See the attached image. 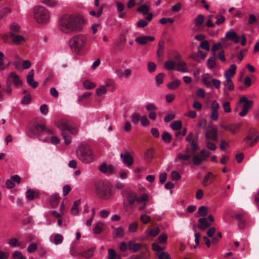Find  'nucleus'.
<instances>
[{
    "label": "nucleus",
    "mask_w": 259,
    "mask_h": 259,
    "mask_svg": "<svg viewBox=\"0 0 259 259\" xmlns=\"http://www.w3.org/2000/svg\"><path fill=\"white\" fill-rule=\"evenodd\" d=\"M83 23L84 19L81 15L66 14L59 18V28L61 31L65 33L80 31Z\"/></svg>",
    "instance_id": "obj_1"
},
{
    "label": "nucleus",
    "mask_w": 259,
    "mask_h": 259,
    "mask_svg": "<svg viewBox=\"0 0 259 259\" xmlns=\"http://www.w3.org/2000/svg\"><path fill=\"white\" fill-rule=\"evenodd\" d=\"M123 199V207L126 211H133L136 207H138L137 204L147 200L148 195L143 194L141 196L138 197L137 194L131 190L124 191L122 193Z\"/></svg>",
    "instance_id": "obj_2"
},
{
    "label": "nucleus",
    "mask_w": 259,
    "mask_h": 259,
    "mask_svg": "<svg viewBox=\"0 0 259 259\" xmlns=\"http://www.w3.org/2000/svg\"><path fill=\"white\" fill-rule=\"evenodd\" d=\"M55 125L59 127L62 131V135L66 145L71 143V137L68 134L69 132L71 134L75 135L78 133V130L76 127L71 123L69 121L61 119L55 123Z\"/></svg>",
    "instance_id": "obj_3"
},
{
    "label": "nucleus",
    "mask_w": 259,
    "mask_h": 259,
    "mask_svg": "<svg viewBox=\"0 0 259 259\" xmlns=\"http://www.w3.org/2000/svg\"><path fill=\"white\" fill-rule=\"evenodd\" d=\"M76 155L78 159L83 163L93 162L95 155L91 147L85 143L80 144L76 148Z\"/></svg>",
    "instance_id": "obj_4"
},
{
    "label": "nucleus",
    "mask_w": 259,
    "mask_h": 259,
    "mask_svg": "<svg viewBox=\"0 0 259 259\" xmlns=\"http://www.w3.org/2000/svg\"><path fill=\"white\" fill-rule=\"evenodd\" d=\"M95 187L96 194L101 199H108L113 195L112 186L108 181H98L95 183Z\"/></svg>",
    "instance_id": "obj_5"
},
{
    "label": "nucleus",
    "mask_w": 259,
    "mask_h": 259,
    "mask_svg": "<svg viewBox=\"0 0 259 259\" xmlns=\"http://www.w3.org/2000/svg\"><path fill=\"white\" fill-rule=\"evenodd\" d=\"M87 42V36L79 34L74 35L70 39L69 44L71 51L76 54H79L85 48Z\"/></svg>",
    "instance_id": "obj_6"
},
{
    "label": "nucleus",
    "mask_w": 259,
    "mask_h": 259,
    "mask_svg": "<svg viewBox=\"0 0 259 259\" xmlns=\"http://www.w3.org/2000/svg\"><path fill=\"white\" fill-rule=\"evenodd\" d=\"M44 124H40L37 123H34L32 125L28 127V131L26 133L27 135L30 137L33 138L36 137L40 141L44 143H49L50 142L49 138H42Z\"/></svg>",
    "instance_id": "obj_7"
},
{
    "label": "nucleus",
    "mask_w": 259,
    "mask_h": 259,
    "mask_svg": "<svg viewBox=\"0 0 259 259\" xmlns=\"http://www.w3.org/2000/svg\"><path fill=\"white\" fill-rule=\"evenodd\" d=\"M34 17L40 24H46L49 21L50 15L48 10L43 6H38L34 9Z\"/></svg>",
    "instance_id": "obj_8"
},
{
    "label": "nucleus",
    "mask_w": 259,
    "mask_h": 259,
    "mask_svg": "<svg viewBox=\"0 0 259 259\" xmlns=\"http://www.w3.org/2000/svg\"><path fill=\"white\" fill-rule=\"evenodd\" d=\"M211 152L206 149H202L199 153L192 155V161L195 166L200 165L210 156Z\"/></svg>",
    "instance_id": "obj_9"
},
{
    "label": "nucleus",
    "mask_w": 259,
    "mask_h": 259,
    "mask_svg": "<svg viewBox=\"0 0 259 259\" xmlns=\"http://www.w3.org/2000/svg\"><path fill=\"white\" fill-rule=\"evenodd\" d=\"M202 79L203 83L207 88H212V84L217 89L220 87L221 81L217 79H212L208 74H204Z\"/></svg>",
    "instance_id": "obj_10"
},
{
    "label": "nucleus",
    "mask_w": 259,
    "mask_h": 259,
    "mask_svg": "<svg viewBox=\"0 0 259 259\" xmlns=\"http://www.w3.org/2000/svg\"><path fill=\"white\" fill-rule=\"evenodd\" d=\"M239 102L240 103H244L242 107L243 109L239 113L240 116L243 117L247 114L248 110L252 107L253 101L249 100L246 97H242L240 99Z\"/></svg>",
    "instance_id": "obj_11"
},
{
    "label": "nucleus",
    "mask_w": 259,
    "mask_h": 259,
    "mask_svg": "<svg viewBox=\"0 0 259 259\" xmlns=\"http://www.w3.org/2000/svg\"><path fill=\"white\" fill-rule=\"evenodd\" d=\"M227 40H231L235 44H238L239 42L240 37L233 29H231L226 32L225 37L221 39L223 43L225 42Z\"/></svg>",
    "instance_id": "obj_12"
},
{
    "label": "nucleus",
    "mask_w": 259,
    "mask_h": 259,
    "mask_svg": "<svg viewBox=\"0 0 259 259\" xmlns=\"http://www.w3.org/2000/svg\"><path fill=\"white\" fill-rule=\"evenodd\" d=\"M7 82L11 85L13 83L16 87L22 84V81L15 72H12L9 74L7 79Z\"/></svg>",
    "instance_id": "obj_13"
},
{
    "label": "nucleus",
    "mask_w": 259,
    "mask_h": 259,
    "mask_svg": "<svg viewBox=\"0 0 259 259\" xmlns=\"http://www.w3.org/2000/svg\"><path fill=\"white\" fill-rule=\"evenodd\" d=\"M205 137L207 140L216 141L218 139V130L214 127H211L210 129L206 131Z\"/></svg>",
    "instance_id": "obj_14"
},
{
    "label": "nucleus",
    "mask_w": 259,
    "mask_h": 259,
    "mask_svg": "<svg viewBox=\"0 0 259 259\" xmlns=\"http://www.w3.org/2000/svg\"><path fill=\"white\" fill-rule=\"evenodd\" d=\"M100 170L104 174L111 175L114 172V168L111 165H107L106 163H103L99 167Z\"/></svg>",
    "instance_id": "obj_15"
},
{
    "label": "nucleus",
    "mask_w": 259,
    "mask_h": 259,
    "mask_svg": "<svg viewBox=\"0 0 259 259\" xmlns=\"http://www.w3.org/2000/svg\"><path fill=\"white\" fill-rule=\"evenodd\" d=\"M34 70H31L27 75V82L32 88L35 89L38 85V82L33 80Z\"/></svg>",
    "instance_id": "obj_16"
},
{
    "label": "nucleus",
    "mask_w": 259,
    "mask_h": 259,
    "mask_svg": "<svg viewBox=\"0 0 259 259\" xmlns=\"http://www.w3.org/2000/svg\"><path fill=\"white\" fill-rule=\"evenodd\" d=\"M155 40V38L151 36H142L136 38L135 41L140 45H145L148 41H152Z\"/></svg>",
    "instance_id": "obj_17"
},
{
    "label": "nucleus",
    "mask_w": 259,
    "mask_h": 259,
    "mask_svg": "<svg viewBox=\"0 0 259 259\" xmlns=\"http://www.w3.org/2000/svg\"><path fill=\"white\" fill-rule=\"evenodd\" d=\"M120 157L122 158L123 162L126 164L127 166H130L133 163V158L131 154L128 152L125 153H121Z\"/></svg>",
    "instance_id": "obj_18"
},
{
    "label": "nucleus",
    "mask_w": 259,
    "mask_h": 259,
    "mask_svg": "<svg viewBox=\"0 0 259 259\" xmlns=\"http://www.w3.org/2000/svg\"><path fill=\"white\" fill-rule=\"evenodd\" d=\"M155 149L153 147L149 148L146 150L144 153V157L146 160L150 162L154 157Z\"/></svg>",
    "instance_id": "obj_19"
},
{
    "label": "nucleus",
    "mask_w": 259,
    "mask_h": 259,
    "mask_svg": "<svg viewBox=\"0 0 259 259\" xmlns=\"http://www.w3.org/2000/svg\"><path fill=\"white\" fill-rule=\"evenodd\" d=\"M241 126L240 123L238 124H231L227 125H223L222 127L226 131H230L231 133L234 134L236 133L239 130Z\"/></svg>",
    "instance_id": "obj_20"
},
{
    "label": "nucleus",
    "mask_w": 259,
    "mask_h": 259,
    "mask_svg": "<svg viewBox=\"0 0 259 259\" xmlns=\"http://www.w3.org/2000/svg\"><path fill=\"white\" fill-rule=\"evenodd\" d=\"M234 218L236 219L238 221V228L240 229L244 228L246 225V218L245 216L243 214L239 213L235 215Z\"/></svg>",
    "instance_id": "obj_21"
},
{
    "label": "nucleus",
    "mask_w": 259,
    "mask_h": 259,
    "mask_svg": "<svg viewBox=\"0 0 259 259\" xmlns=\"http://www.w3.org/2000/svg\"><path fill=\"white\" fill-rule=\"evenodd\" d=\"M199 224L197 225L198 228L201 230H205L209 228L210 224L208 223L207 219L206 218H202L198 220Z\"/></svg>",
    "instance_id": "obj_22"
},
{
    "label": "nucleus",
    "mask_w": 259,
    "mask_h": 259,
    "mask_svg": "<svg viewBox=\"0 0 259 259\" xmlns=\"http://www.w3.org/2000/svg\"><path fill=\"white\" fill-rule=\"evenodd\" d=\"M236 70V67L235 65L232 64L230 68L227 70L224 74L226 79H232V77L235 75Z\"/></svg>",
    "instance_id": "obj_23"
},
{
    "label": "nucleus",
    "mask_w": 259,
    "mask_h": 259,
    "mask_svg": "<svg viewBox=\"0 0 259 259\" xmlns=\"http://www.w3.org/2000/svg\"><path fill=\"white\" fill-rule=\"evenodd\" d=\"M186 154H182L181 153H179L177 155V158H176L175 161H177V159L181 160L182 161H185L190 159V158L192 156V154L190 153V149L187 147L186 149Z\"/></svg>",
    "instance_id": "obj_24"
},
{
    "label": "nucleus",
    "mask_w": 259,
    "mask_h": 259,
    "mask_svg": "<svg viewBox=\"0 0 259 259\" xmlns=\"http://www.w3.org/2000/svg\"><path fill=\"white\" fill-rule=\"evenodd\" d=\"M128 249L134 252L138 251L142 247V244L140 243H135V241L131 240L128 243Z\"/></svg>",
    "instance_id": "obj_25"
},
{
    "label": "nucleus",
    "mask_w": 259,
    "mask_h": 259,
    "mask_svg": "<svg viewBox=\"0 0 259 259\" xmlns=\"http://www.w3.org/2000/svg\"><path fill=\"white\" fill-rule=\"evenodd\" d=\"M95 250V247H92L84 251H82L81 252H78L77 253V254L78 255H80V256H83L87 258H90L94 255V252Z\"/></svg>",
    "instance_id": "obj_26"
},
{
    "label": "nucleus",
    "mask_w": 259,
    "mask_h": 259,
    "mask_svg": "<svg viewBox=\"0 0 259 259\" xmlns=\"http://www.w3.org/2000/svg\"><path fill=\"white\" fill-rule=\"evenodd\" d=\"M257 134V132L254 128H250L248 132L247 136L243 139L244 142L246 144H248L249 142L253 140V137Z\"/></svg>",
    "instance_id": "obj_27"
},
{
    "label": "nucleus",
    "mask_w": 259,
    "mask_h": 259,
    "mask_svg": "<svg viewBox=\"0 0 259 259\" xmlns=\"http://www.w3.org/2000/svg\"><path fill=\"white\" fill-rule=\"evenodd\" d=\"M10 36L12 38L13 42L15 45H20L21 42L25 40V38L23 36L17 34H12Z\"/></svg>",
    "instance_id": "obj_28"
},
{
    "label": "nucleus",
    "mask_w": 259,
    "mask_h": 259,
    "mask_svg": "<svg viewBox=\"0 0 259 259\" xmlns=\"http://www.w3.org/2000/svg\"><path fill=\"white\" fill-rule=\"evenodd\" d=\"M59 200L60 197L59 195L58 194H54L50 197V205L52 207H55L58 205Z\"/></svg>",
    "instance_id": "obj_29"
},
{
    "label": "nucleus",
    "mask_w": 259,
    "mask_h": 259,
    "mask_svg": "<svg viewBox=\"0 0 259 259\" xmlns=\"http://www.w3.org/2000/svg\"><path fill=\"white\" fill-rule=\"evenodd\" d=\"M105 229V224L99 222L97 223L94 229V233L96 234H100Z\"/></svg>",
    "instance_id": "obj_30"
},
{
    "label": "nucleus",
    "mask_w": 259,
    "mask_h": 259,
    "mask_svg": "<svg viewBox=\"0 0 259 259\" xmlns=\"http://www.w3.org/2000/svg\"><path fill=\"white\" fill-rule=\"evenodd\" d=\"M217 59V57L215 53L213 54L212 57L209 58L207 60V65L209 69H212L215 67L216 63L215 61Z\"/></svg>",
    "instance_id": "obj_31"
},
{
    "label": "nucleus",
    "mask_w": 259,
    "mask_h": 259,
    "mask_svg": "<svg viewBox=\"0 0 259 259\" xmlns=\"http://www.w3.org/2000/svg\"><path fill=\"white\" fill-rule=\"evenodd\" d=\"M20 26L16 23H13L10 26V31L9 35H11L12 34H17L19 32Z\"/></svg>",
    "instance_id": "obj_32"
},
{
    "label": "nucleus",
    "mask_w": 259,
    "mask_h": 259,
    "mask_svg": "<svg viewBox=\"0 0 259 259\" xmlns=\"http://www.w3.org/2000/svg\"><path fill=\"white\" fill-rule=\"evenodd\" d=\"M114 237H121L124 235V230L121 227L115 228L112 227Z\"/></svg>",
    "instance_id": "obj_33"
},
{
    "label": "nucleus",
    "mask_w": 259,
    "mask_h": 259,
    "mask_svg": "<svg viewBox=\"0 0 259 259\" xmlns=\"http://www.w3.org/2000/svg\"><path fill=\"white\" fill-rule=\"evenodd\" d=\"M226 89L230 91H232L234 89L233 82L231 79H226V80L223 82Z\"/></svg>",
    "instance_id": "obj_34"
},
{
    "label": "nucleus",
    "mask_w": 259,
    "mask_h": 259,
    "mask_svg": "<svg viewBox=\"0 0 259 259\" xmlns=\"http://www.w3.org/2000/svg\"><path fill=\"white\" fill-rule=\"evenodd\" d=\"M181 81L179 79H175L167 84V87L170 90H176L180 85Z\"/></svg>",
    "instance_id": "obj_35"
},
{
    "label": "nucleus",
    "mask_w": 259,
    "mask_h": 259,
    "mask_svg": "<svg viewBox=\"0 0 259 259\" xmlns=\"http://www.w3.org/2000/svg\"><path fill=\"white\" fill-rule=\"evenodd\" d=\"M214 176L211 172H208V174L205 175L204 177V179L203 181V185L205 186H207L209 184L211 183V182L209 181L210 179H213Z\"/></svg>",
    "instance_id": "obj_36"
},
{
    "label": "nucleus",
    "mask_w": 259,
    "mask_h": 259,
    "mask_svg": "<svg viewBox=\"0 0 259 259\" xmlns=\"http://www.w3.org/2000/svg\"><path fill=\"white\" fill-rule=\"evenodd\" d=\"M150 8L149 6L146 4L141 5L140 7L137 8V11L138 12L142 13L143 15H146L148 13Z\"/></svg>",
    "instance_id": "obj_37"
},
{
    "label": "nucleus",
    "mask_w": 259,
    "mask_h": 259,
    "mask_svg": "<svg viewBox=\"0 0 259 259\" xmlns=\"http://www.w3.org/2000/svg\"><path fill=\"white\" fill-rule=\"evenodd\" d=\"M80 199H78L74 202L73 206L71 208V213L72 214L76 215L78 213L77 207L80 204Z\"/></svg>",
    "instance_id": "obj_38"
},
{
    "label": "nucleus",
    "mask_w": 259,
    "mask_h": 259,
    "mask_svg": "<svg viewBox=\"0 0 259 259\" xmlns=\"http://www.w3.org/2000/svg\"><path fill=\"white\" fill-rule=\"evenodd\" d=\"M186 140V141L190 142V143L192 142V141H198V134H195L194 135L192 133H190L187 136Z\"/></svg>",
    "instance_id": "obj_39"
},
{
    "label": "nucleus",
    "mask_w": 259,
    "mask_h": 259,
    "mask_svg": "<svg viewBox=\"0 0 259 259\" xmlns=\"http://www.w3.org/2000/svg\"><path fill=\"white\" fill-rule=\"evenodd\" d=\"M194 22L197 27L201 26L204 22V17L202 15H199L194 20Z\"/></svg>",
    "instance_id": "obj_40"
},
{
    "label": "nucleus",
    "mask_w": 259,
    "mask_h": 259,
    "mask_svg": "<svg viewBox=\"0 0 259 259\" xmlns=\"http://www.w3.org/2000/svg\"><path fill=\"white\" fill-rule=\"evenodd\" d=\"M182 122L181 121H174L170 124L171 127L175 131H178L182 127Z\"/></svg>",
    "instance_id": "obj_41"
},
{
    "label": "nucleus",
    "mask_w": 259,
    "mask_h": 259,
    "mask_svg": "<svg viewBox=\"0 0 259 259\" xmlns=\"http://www.w3.org/2000/svg\"><path fill=\"white\" fill-rule=\"evenodd\" d=\"M161 137L163 141L166 143H170L172 139L170 134L166 132H163Z\"/></svg>",
    "instance_id": "obj_42"
},
{
    "label": "nucleus",
    "mask_w": 259,
    "mask_h": 259,
    "mask_svg": "<svg viewBox=\"0 0 259 259\" xmlns=\"http://www.w3.org/2000/svg\"><path fill=\"white\" fill-rule=\"evenodd\" d=\"M26 197H27V199L29 200H32L35 197L38 196V194L31 190H28L26 192Z\"/></svg>",
    "instance_id": "obj_43"
},
{
    "label": "nucleus",
    "mask_w": 259,
    "mask_h": 259,
    "mask_svg": "<svg viewBox=\"0 0 259 259\" xmlns=\"http://www.w3.org/2000/svg\"><path fill=\"white\" fill-rule=\"evenodd\" d=\"M199 217H205L207 214V209L204 206H201L199 207L198 211Z\"/></svg>",
    "instance_id": "obj_44"
},
{
    "label": "nucleus",
    "mask_w": 259,
    "mask_h": 259,
    "mask_svg": "<svg viewBox=\"0 0 259 259\" xmlns=\"http://www.w3.org/2000/svg\"><path fill=\"white\" fill-rule=\"evenodd\" d=\"M165 42L163 40H160L158 45V50L157 51V55L158 57H160L161 54L162 53L164 49Z\"/></svg>",
    "instance_id": "obj_45"
},
{
    "label": "nucleus",
    "mask_w": 259,
    "mask_h": 259,
    "mask_svg": "<svg viewBox=\"0 0 259 259\" xmlns=\"http://www.w3.org/2000/svg\"><path fill=\"white\" fill-rule=\"evenodd\" d=\"M11 10L8 7H5L0 10V21L4 18L7 15L10 13Z\"/></svg>",
    "instance_id": "obj_46"
},
{
    "label": "nucleus",
    "mask_w": 259,
    "mask_h": 259,
    "mask_svg": "<svg viewBox=\"0 0 259 259\" xmlns=\"http://www.w3.org/2000/svg\"><path fill=\"white\" fill-rule=\"evenodd\" d=\"M138 224L136 222H134L130 224L128 230L131 233H134L137 231Z\"/></svg>",
    "instance_id": "obj_47"
},
{
    "label": "nucleus",
    "mask_w": 259,
    "mask_h": 259,
    "mask_svg": "<svg viewBox=\"0 0 259 259\" xmlns=\"http://www.w3.org/2000/svg\"><path fill=\"white\" fill-rule=\"evenodd\" d=\"M106 92L107 89L105 85H102L100 88H97L96 91V94L99 96L106 94Z\"/></svg>",
    "instance_id": "obj_48"
},
{
    "label": "nucleus",
    "mask_w": 259,
    "mask_h": 259,
    "mask_svg": "<svg viewBox=\"0 0 259 259\" xmlns=\"http://www.w3.org/2000/svg\"><path fill=\"white\" fill-rule=\"evenodd\" d=\"M176 66V64L174 61H168L165 63V68L167 70L174 69Z\"/></svg>",
    "instance_id": "obj_49"
},
{
    "label": "nucleus",
    "mask_w": 259,
    "mask_h": 259,
    "mask_svg": "<svg viewBox=\"0 0 259 259\" xmlns=\"http://www.w3.org/2000/svg\"><path fill=\"white\" fill-rule=\"evenodd\" d=\"M186 66V64L185 63H178L176 64L177 66V70L183 72H186L188 71L187 69H186L185 67Z\"/></svg>",
    "instance_id": "obj_50"
},
{
    "label": "nucleus",
    "mask_w": 259,
    "mask_h": 259,
    "mask_svg": "<svg viewBox=\"0 0 259 259\" xmlns=\"http://www.w3.org/2000/svg\"><path fill=\"white\" fill-rule=\"evenodd\" d=\"M198 141H192L190 143V145L192 147L191 150H190V153L192 155L194 154L195 152L198 150L199 147L197 144Z\"/></svg>",
    "instance_id": "obj_51"
},
{
    "label": "nucleus",
    "mask_w": 259,
    "mask_h": 259,
    "mask_svg": "<svg viewBox=\"0 0 259 259\" xmlns=\"http://www.w3.org/2000/svg\"><path fill=\"white\" fill-rule=\"evenodd\" d=\"M83 85L86 89L90 90L95 88V84L88 80H87L83 82Z\"/></svg>",
    "instance_id": "obj_52"
},
{
    "label": "nucleus",
    "mask_w": 259,
    "mask_h": 259,
    "mask_svg": "<svg viewBox=\"0 0 259 259\" xmlns=\"http://www.w3.org/2000/svg\"><path fill=\"white\" fill-rule=\"evenodd\" d=\"M9 244L12 247L19 246L21 243L19 242L18 240L16 238H13L9 240Z\"/></svg>",
    "instance_id": "obj_53"
},
{
    "label": "nucleus",
    "mask_w": 259,
    "mask_h": 259,
    "mask_svg": "<svg viewBox=\"0 0 259 259\" xmlns=\"http://www.w3.org/2000/svg\"><path fill=\"white\" fill-rule=\"evenodd\" d=\"M12 257L13 259H26V258L22 255L21 252L19 250L15 251L13 253Z\"/></svg>",
    "instance_id": "obj_54"
},
{
    "label": "nucleus",
    "mask_w": 259,
    "mask_h": 259,
    "mask_svg": "<svg viewBox=\"0 0 259 259\" xmlns=\"http://www.w3.org/2000/svg\"><path fill=\"white\" fill-rule=\"evenodd\" d=\"M164 76V74L163 73H160L156 76L155 79L157 85H159L163 82V79Z\"/></svg>",
    "instance_id": "obj_55"
},
{
    "label": "nucleus",
    "mask_w": 259,
    "mask_h": 259,
    "mask_svg": "<svg viewBox=\"0 0 259 259\" xmlns=\"http://www.w3.org/2000/svg\"><path fill=\"white\" fill-rule=\"evenodd\" d=\"M223 45H225V42L223 43L222 41H221V42H219V43H217V44H214L213 45V47H212L211 51L214 52L213 53H215V52L217 50L221 49H222L223 48Z\"/></svg>",
    "instance_id": "obj_56"
},
{
    "label": "nucleus",
    "mask_w": 259,
    "mask_h": 259,
    "mask_svg": "<svg viewBox=\"0 0 259 259\" xmlns=\"http://www.w3.org/2000/svg\"><path fill=\"white\" fill-rule=\"evenodd\" d=\"M31 101V98L29 94H26L22 99L21 103L23 105H27L30 103Z\"/></svg>",
    "instance_id": "obj_57"
},
{
    "label": "nucleus",
    "mask_w": 259,
    "mask_h": 259,
    "mask_svg": "<svg viewBox=\"0 0 259 259\" xmlns=\"http://www.w3.org/2000/svg\"><path fill=\"white\" fill-rule=\"evenodd\" d=\"M156 69V65L153 62L148 63V70L150 73H152L155 71Z\"/></svg>",
    "instance_id": "obj_58"
},
{
    "label": "nucleus",
    "mask_w": 259,
    "mask_h": 259,
    "mask_svg": "<svg viewBox=\"0 0 259 259\" xmlns=\"http://www.w3.org/2000/svg\"><path fill=\"white\" fill-rule=\"evenodd\" d=\"M141 124L143 126H146L149 124V121L146 115H143L140 117Z\"/></svg>",
    "instance_id": "obj_59"
},
{
    "label": "nucleus",
    "mask_w": 259,
    "mask_h": 259,
    "mask_svg": "<svg viewBox=\"0 0 259 259\" xmlns=\"http://www.w3.org/2000/svg\"><path fill=\"white\" fill-rule=\"evenodd\" d=\"M257 22V18L254 14H250L249 15L248 24L252 25Z\"/></svg>",
    "instance_id": "obj_60"
},
{
    "label": "nucleus",
    "mask_w": 259,
    "mask_h": 259,
    "mask_svg": "<svg viewBox=\"0 0 259 259\" xmlns=\"http://www.w3.org/2000/svg\"><path fill=\"white\" fill-rule=\"evenodd\" d=\"M159 232L160 229L159 228L156 227L151 229L149 232V235L152 237H155L159 233Z\"/></svg>",
    "instance_id": "obj_61"
},
{
    "label": "nucleus",
    "mask_w": 259,
    "mask_h": 259,
    "mask_svg": "<svg viewBox=\"0 0 259 259\" xmlns=\"http://www.w3.org/2000/svg\"><path fill=\"white\" fill-rule=\"evenodd\" d=\"M140 119V117L139 114L135 113L132 115V121L133 123L135 124H137Z\"/></svg>",
    "instance_id": "obj_62"
},
{
    "label": "nucleus",
    "mask_w": 259,
    "mask_h": 259,
    "mask_svg": "<svg viewBox=\"0 0 259 259\" xmlns=\"http://www.w3.org/2000/svg\"><path fill=\"white\" fill-rule=\"evenodd\" d=\"M171 176L172 179L174 181H178L180 179L181 175L176 170H173L171 172Z\"/></svg>",
    "instance_id": "obj_63"
},
{
    "label": "nucleus",
    "mask_w": 259,
    "mask_h": 259,
    "mask_svg": "<svg viewBox=\"0 0 259 259\" xmlns=\"http://www.w3.org/2000/svg\"><path fill=\"white\" fill-rule=\"evenodd\" d=\"M158 259H171L170 255L165 252H162L158 255Z\"/></svg>",
    "instance_id": "obj_64"
}]
</instances>
